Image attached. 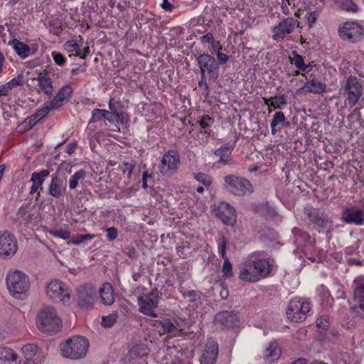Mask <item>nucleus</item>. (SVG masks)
Returning a JSON list of instances; mask_svg holds the SVG:
<instances>
[{"label":"nucleus","mask_w":364,"mask_h":364,"mask_svg":"<svg viewBox=\"0 0 364 364\" xmlns=\"http://www.w3.org/2000/svg\"><path fill=\"white\" fill-rule=\"evenodd\" d=\"M36 326L42 332L56 333L60 329L61 320L53 308L44 306L37 314Z\"/></svg>","instance_id":"1"},{"label":"nucleus","mask_w":364,"mask_h":364,"mask_svg":"<svg viewBox=\"0 0 364 364\" xmlns=\"http://www.w3.org/2000/svg\"><path fill=\"white\" fill-rule=\"evenodd\" d=\"M63 357L80 359L85 356L89 348L88 340L82 336H73L60 346Z\"/></svg>","instance_id":"2"},{"label":"nucleus","mask_w":364,"mask_h":364,"mask_svg":"<svg viewBox=\"0 0 364 364\" xmlns=\"http://www.w3.org/2000/svg\"><path fill=\"white\" fill-rule=\"evenodd\" d=\"M6 285L11 294L16 299H23L30 287L28 276L19 270H10L6 276Z\"/></svg>","instance_id":"3"},{"label":"nucleus","mask_w":364,"mask_h":364,"mask_svg":"<svg viewBox=\"0 0 364 364\" xmlns=\"http://www.w3.org/2000/svg\"><path fill=\"white\" fill-rule=\"evenodd\" d=\"M311 309V304L300 297L292 299L287 311V318L294 322H301L306 320Z\"/></svg>","instance_id":"4"},{"label":"nucleus","mask_w":364,"mask_h":364,"mask_svg":"<svg viewBox=\"0 0 364 364\" xmlns=\"http://www.w3.org/2000/svg\"><path fill=\"white\" fill-rule=\"evenodd\" d=\"M224 180L225 188L234 195L243 196L254 191L250 181L245 178L229 175L226 176Z\"/></svg>","instance_id":"5"},{"label":"nucleus","mask_w":364,"mask_h":364,"mask_svg":"<svg viewBox=\"0 0 364 364\" xmlns=\"http://www.w3.org/2000/svg\"><path fill=\"white\" fill-rule=\"evenodd\" d=\"M198 65L200 70V75L207 73L209 78L215 81L219 77V65L215 58L208 54H200L197 58Z\"/></svg>","instance_id":"6"},{"label":"nucleus","mask_w":364,"mask_h":364,"mask_svg":"<svg viewBox=\"0 0 364 364\" xmlns=\"http://www.w3.org/2000/svg\"><path fill=\"white\" fill-rule=\"evenodd\" d=\"M353 296L350 303V310L358 316L364 318V282L355 279L353 283Z\"/></svg>","instance_id":"7"},{"label":"nucleus","mask_w":364,"mask_h":364,"mask_svg":"<svg viewBox=\"0 0 364 364\" xmlns=\"http://www.w3.org/2000/svg\"><path fill=\"white\" fill-rule=\"evenodd\" d=\"M343 92L348 104L353 107L362 96L363 86L355 76H349L343 85Z\"/></svg>","instance_id":"8"},{"label":"nucleus","mask_w":364,"mask_h":364,"mask_svg":"<svg viewBox=\"0 0 364 364\" xmlns=\"http://www.w3.org/2000/svg\"><path fill=\"white\" fill-rule=\"evenodd\" d=\"M159 299V291L156 288L153 289L146 296V299L142 296L138 298V305L139 311L152 318L157 317V314L154 309L158 306Z\"/></svg>","instance_id":"9"},{"label":"nucleus","mask_w":364,"mask_h":364,"mask_svg":"<svg viewBox=\"0 0 364 364\" xmlns=\"http://www.w3.org/2000/svg\"><path fill=\"white\" fill-rule=\"evenodd\" d=\"M97 294V289L91 284H85L77 288V303L82 308L93 306Z\"/></svg>","instance_id":"10"},{"label":"nucleus","mask_w":364,"mask_h":364,"mask_svg":"<svg viewBox=\"0 0 364 364\" xmlns=\"http://www.w3.org/2000/svg\"><path fill=\"white\" fill-rule=\"evenodd\" d=\"M180 164V156L177 151L169 149L163 156L160 171L163 175L175 173Z\"/></svg>","instance_id":"11"},{"label":"nucleus","mask_w":364,"mask_h":364,"mask_svg":"<svg viewBox=\"0 0 364 364\" xmlns=\"http://www.w3.org/2000/svg\"><path fill=\"white\" fill-rule=\"evenodd\" d=\"M16 237L7 231L0 234V256L4 258L13 257L17 251Z\"/></svg>","instance_id":"12"},{"label":"nucleus","mask_w":364,"mask_h":364,"mask_svg":"<svg viewBox=\"0 0 364 364\" xmlns=\"http://www.w3.org/2000/svg\"><path fill=\"white\" fill-rule=\"evenodd\" d=\"M46 294L50 299H59L63 304L68 301L70 298L68 290L58 280H53L47 285Z\"/></svg>","instance_id":"13"},{"label":"nucleus","mask_w":364,"mask_h":364,"mask_svg":"<svg viewBox=\"0 0 364 364\" xmlns=\"http://www.w3.org/2000/svg\"><path fill=\"white\" fill-rule=\"evenodd\" d=\"M338 33L343 40L355 42L363 37L364 28L361 24H343L338 29Z\"/></svg>","instance_id":"14"},{"label":"nucleus","mask_w":364,"mask_h":364,"mask_svg":"<svg viewBox=\"0 0 364 364\" xmlns=\"http://www.w3.org/2000/svg\"><path fill=\"white\" fill-rule=\"evenodd\" d=\"M341 220L347 224L364 225V211L355 208H347L341 214Z\"/></svg>","instance_id":"15"},{"label":"nucleus","mask_w":364,"mask_h":364,"mask_svg":"<svg viewBox=\"0 0 364 364\" xmlns=\"http://www.w3.org/2000/svg\"><path fill=\"white\" fill-rule=\"evenodd\" d=\"M304 213L312 223L319 227L326 228L328 224H332V221L328 220L324 213L320 212L318 209L312 206H306Z\"/></svg>","instance_id":"16"},{"label":"nucleus","mask_w":364,"mask_h":364,"mask_svg":"<svg viewBox=\"0 0 364 364\" xmlns=\"http://www.w3.org/2000/svg\"><path fill=\"white\" fill-rule=\"evenodd\" d=\"M218 355V345L213 340L206 343L200 358V364H214Z\"/></svg>","instance_id":"17"},{"label":"nucleus","mask_w":364,"mask_h":364,"mask_svg":"<svg viewBox=\"0 0 364 364\" xmlns=\"http://www.w3.org/2000/svg\"><path fill=\"white\" fill-rule=\"evenodd\" d=\"M216 215L223 223L228 225H233L236 222L235 209L230 204L225 202L219 205Z\"/></svg>","instance_id":"18"},{"label":"nucleus","mask_w":364,"mask_h":364,"mask_svg":"<svg viewBox=\"0 0 364 364\" xmlns=\"http://www.w3.org/2000/svg\"><path fill=\"white\" fill-rule=\"evenodd\" d=\"M252 262L257 281L265 279L270 274L272 264H270L268 259H257L252 260Z\"/></svg>","instance_id":"19"},{"label":"nucleus","mask_w":364,"mask_h":364,"mask_svg":"<svg viewBox=\"0 0 364 364\" xmlns=\"http://www.w3.org/2000/svg\"><path fill=\"white\" fill-rule=\"evenodd\" d=\"M66 188L63 181L60 178L58 172H55L51 176V181L48 186V193L55 198H59L65 193Z\"/></svg>","instance_id":"20"},{"label":"nucleus","mask_w":364,"mask_h":364,"mask_svg":"<svg viewBox=\"0 0 364 364\" xmlns=\"http://www.w3.org/2000/svg\"><path fill=\"white\" fill-rule=\"evenodd\" d=\"M255 269H253L252 260H247L242 263L240 266L239 278L247 282H257V279L256 277Z\"/></svg>","instance_id":"21"},{"label":"nucleus","mask_w":364,"mask_h":364,"mask_svg":"<svg viewBox=\"0 0 364 364\" xmlns=\"http://www.w3.org/2000/svg\"><path fill=\"white\" fill-rule=\"evenodd\" d=\"M73 92V89L70 86H63L59 92L56 94L54 98L48 101V102L53 107L54 109H58L63 106L64 102L68 100Z\"/></svg>","instance_id":"22"},{"label":"nucleus","mask_w":364,"mask_h":364,"mask_svg":"<svg viewBox=\"0 0 364 364\" xmlns=\"http://www.w3.org/2000/svg\"><path fill=\"white\" fill-rule=\"evenodd\" d=\"M50 171L48 169L41 170L39 172H33L31 174V181L32 186L30 190V194L33 195L38 191V189L42 190V185L44 183L46 178L49 176Z\"/></svg>","instance_id":"23"},{"label":"nucleus","mask_w":364,"mask_h":364,"mask_svg":"<svg viewBox=\"0 0 364 364\" xmlns=\"http://www.w3.org/2000/svg\"><path fill=\"white\" fill-rule=\"evenodd\" d=\"M215 318L218 322L228 328L232 327L238 323V316L235 311L220 312L216 315Z\"/></svg>","instance_id":"24"},{"label":"nucleus","mask_w":364,"mask_h":364,"mask_svg":"<svg viewBox=\"0 0 364 364\" xmlns=\"http://www.w3.org/2000/svg\"><path fill=\"white\" fill-rule=\"evenodd\" d=\"M54 109L51 105L46 102L41 109H38L33 115L28 117L25 123L28 124L29 129H31L37 122L44 118L50 110Z\"/></svg>","instance_id":"25"},{"label":"nucleus","mask_w":364,"mask_h":364,"mask_svg":"<svg viewBox=\"0 0 364 364\" xmlns=\"http://www.w3.org/2000/svg\"><path fill=\"white\" fill-rule=\"evenodd\" d=\"M326 84L316 78H313L312 80L307 81L303 87L297 90V92H299L301 90H304L305 92L315 94H322L326 91Z\"/></svg>","instance_id":"26"},{"label":"nucleus","mask_w":364,"mask_h":364,"mask_svg":"<svg viewBox=\"0 0 364 364\" xmlns=\"http://www.w3.org/2000/svg\"><path fill=\"white\" fill-rule=\"evenodd\" d=\"M100 293L101 301L106 306H109L114 301V294L112 286L108 283H104L102 287L97 290Z\"/></svg>","instance_id":"27"},{"label":"nucleus","mask_w":364,"mask_h":364,"mask_svg":"<svg viewBox=\"0 0 364 364\" xmlns=\"http://www.w3.org/2000/svg\"><path fill=\"white\" fill-rule=\"evenodd\" d=\"M38 84L40 90L46 95H51L53 87L50 77L47 73H40L37 77Z\"/></svg>","instance_id":"28"},{"label":"nucleus","mask_w":364,"mask_h":364,"mask_svg":"<svg viewBox=\"0 0 364 364\" xmlns=\"http://www.w3.org/2000/svg\"><path fill=\"white\" fill-rule=\"evenodd\" d=\"M294 24H277L272 28V38L274 41H279L284 38V37L291 33L294 29Z\"/></svg>","instance_id":"29"},{"label":"nucleus","mask_w":364,"mask_h":364,"mask_svg":"<svg viewBox=\"0 0 364 364\" xmlns=\"http://www.w3.org/2000/svg\"><path fill=\"white\" fill-rule=\"evenodd\" d=\"M149 353V348L145 344H139L133 346L129 351V359H137L146 356Z\"/></svg>","instance_id":"30"},{"label":"nucleus","mask_w":364,"mask_h":364,"mask_svg":"<svg viewBox=\"0 0 364 364\" xmlns=\"http://www.w3.org/2000/svg\"><path fill=\"white\" fill-rule=\"evenodd\" d=\"M9 44L13 46V48L16 52V53L22 58H25L28 56L30 53V48L26 43L16 39H14L9 42Z\"/></svg>","instance_id":"31"},{"label":"nucleus","mask_w":364,"mask_h":364,"mask_svg":"<svg viewBox=\"0 0 364 364\" xmlns=\"http://www.w3.org/2000/svg\"><path fill=\"white\" fill-rule=\"evenodd\" d=\"M161 324L164 333H171L173 336L179 335V333L183 331L181 325L179 323L174 324L169 320H165L161 321Z\"/></svg>","instance_id":"32"},{"label":"nucleus","mask_w":364,"mask_h":364,"mask_svg":"<svg viewBox=\"0 0 364 364\" xmlns=\"http://www.w3.org/2000/svg\"><path fill=\"white\" fill-rule=\"evenodd\" d=\"M234 146V144H227L217 149L215 151V154L220 157V161L226 162L229 160L230 155Z\"/></svg>","instance_id":"33"},{"label":"nucleus","mask_w":364,"mask_h":364,"mask_svg":"<svg viewBox=\"0 0 364 364\" xmlns=\"http://www.w3.org/2000/svg\"><path fill=\"white\" fill-rule=\"evenodd\" d=\"M281 354V350L275 343H270L269 347L264 352V357L266 359L272 358V360L277 359Z\"/></svg>","instance_id":"34"},{"label":"nucleus","mask_w":364,"mask_h":364,"mask_svg":"<svg viewBox=\"0 0 364 364\" xmlns=\"http://www.w3.org/2000/svg\"><path fill=\"white\" fill-rule=\"evenodd\" d=\"M86 176V171L80 169L76 171L69 179V188L70 190H74L78 186L79 181L83 180Z\"/></svg>","instance_id":"35"},{"label":"nucleus","mask_w":364,"mask_h":364,"mask_svg":"<svg viewBox=\"0 0 364 364\" xmlns=\"http://www.w3.org/2000/svg\"><path fill=\"white\" fill-rule=\"evenodd\" d=\"M17 355L11 348L7 347H0V360L1 361H15L17 359Z\"/></svg>","instance_id":"36"},{"label":"nucleus","mask_w":364,"mask_h":364,"mask_svg":"<svg viewBox=\"0 0 364 364\" xmlns=\"http://www.w3.org/2000/svg\"><path fill=\"white\" fill-rule=\"evenodd\" d=\"M337 3L342 9L347 11L356 12L358 11V6L353 0H337Z\"/></svg>","instance_id":"37"},{"label":"nucleus","mask_w":364,"mask_h":364,"mask_svg":"<svg viewBox=\"0 0 364 364\" xmlns=\"http://www.w3.org/2000/svg\"><path fill=\"white\" fill-rule=\"evenodd\" d=\"M21 350L26 359H30L36 354L38 346L35 344L29 343L23 346Z\"/></svg>","instance_id":"38"},{"label":"nucleus","mask_w":364,"mask_h":364,"mask_svg":"<svg viewBox=\"0 0 364 364\" xmlns=\"http://www.w3.org/2000/svg\"><path fill=\"white\" fill-rule=\"evenodd\" d=\"M292 233L296 239V241L306 242L310 238L308 232L302 230L299 228H294L292 229Z\"/></svg>","instance_id":"39"},{"label":"nucleus","mask_w":364,"mask_h":364,"mask_svg":"<svg viewBox=\"0 0 364 364\" xmlns=\"http://www.w3.org/2000/svg\"><path fill=\"white\" fill-rule=\"evenodd\" d=\"M292 54L294 56V65L301 71L309 72L308 66H306L304 58L301 55L298 54L296 51H293Z\"/></svg>","instance_id":"40"},{"label":"nucleus","mask_w":364,"mask_h":364,"mask_svg":"<svg viewBox=\"0 0 364 364\" xmlns=\"http://www.w3.org/2000/svg\"><path fill=\"white\" fill-rule=\"evenodd\" d=\"M194 178L199 183L203 184L206 187H209L212 183V179L210 176L204 173H193Z\"/></svg>","instance_id":"41"},{"label":"nucleus","mask_w":364,"mask_h":364,"mask_svg":"<svg viewBox=\"0 0 364 364\" xmlns=\"http://www.w3.org/2000/svg\"><path fill=\"white\" fill-rule=\"evenodd\" d=\"M117 314H110L108 316H104L102 318L101 324L105 328H110L114 326L117 321Z\"/></svg>","instance_id":"42"},{"label":"nucleus","mask_w":364,"mask_h":364,"mask_svg":"<svg viewBox=\"0 0 364 364\" xmlns=\"http://www.w3.org/2000/svg\"><path fill=\"white\" fill-rule=\"evenodd\" d=\"M48 232L53 236H54L55 237H59V238H61V239H63V240L69 239L70 237V232L68 230H64V229H62V228H60V229H57V228L52 229V230H50Z\"/></svg>","instance_id":"43"},{"label":"nucleus","mask_w":364,"mask_h":364,"mask_svg":"<svg viewBox=\"0 0 364 364\" xmlns=\"http://www.w3.org/2000/svg\"><path fill=\"white\" fill-rule=\"evenodd\" d=\"M179 291L185 298H188L189 301L194 302L199 299L198 293L194 290H186L183 287H180Z\"/></svg>","instance_id":"44"},{"label":"nucleus","mask_w":364,"mask_h":364,"mask_svg":"<svg viewBox=\"0 0 364 364\" xmlns=\"http://www.w3.org/2000/svg\"><path fill=\"white\" fill-rule=\"evenodd\" d=\"M105 109H94L92 113V118L90 119L89 124L96 122L101 119H104L105 114H106Z\"/></svg>","instance_id":"45"},{"label":"nucleus","mask_w":364,"mask_h":364,"mask_svg":"<svg viewBox=\"0 0 364 364\" xmlns=\"http://www.w3.org/2000/svg\"><path fill=\"white\" fill-rule=\"evenodd\" d=\"M222 272L225 277H230L233 274L232 264L228 258H225L224 259V262L222 267Z\"/></svg>","instance_id":"46"},{"label":"nucleus","mask_w":364,"mask_h":364,"mask_svg":"<svg viewBox=\"0 0 364 364\" xmlns=\"http://www.w3.org/2000/svg\"><path fill=\"white\" fill-rule=\"evenodd\" d=\"M271 106L274 109L281 108L282 106L287 105V102L284 95H279L277 97H273L272 100Z\"/></svg>","instance_id":"47"},{"label":"nucleus","mask_w":364,"mask_h":364,"mask_svg":"<svg viewBox=\"0 0 364 364\" xmlns=\"http://www.w3.org/2000/svg\"><path fill=\"white\" fill-rule=\"evenodd\" d=\"M286 117L282 111L277 112L271 122L270 126L277 127L280 123L284 122Z\"/></svg>","instance_id":"48"},{"label":"nucleus","mask_w":364,"mask_h":364,"mask_svg":"<svg viewBox=\"0 0 364 364\" xmlns=\"http://www.w3.org/2000/svg\"><path fill=\"white\" fill-rule=\"evenodd\" d=\"M94 237V235L85 234V235H77L69 243L78 245L84 241L90 240Z\"/></svg>","instance_id":"49"},{"label":"nucleus","mask_w":364,"mask_h":364,"mask_svg":"<svg viewBox=\"0 0 364 364\" xmlns=\"http://www.w3.org/2000/svg\"><path fill=\"white\" fill-rule=\"evenodd\" d=\"M227 240L224 236H222L218 240V251L221 255V257L225 259V258H228L225 254Z\"/></svg>","instance_id":"50"},{"label":"nucleus","mask_w":364,"mask_h":364,"mask_svg":"<svg viewBox=\"0 0 364 364\" xmlns=\"http://www.w3.org/2000/svg\"><path fill=\"white\" fill-rule=\"evenodd\" d=\"M23 84V80L21 76H18L6 83L9 90H12L15 87L21 86Z\"/></svg>","instance_id":"51"},{"label":"nucleus","mask_w":364,"mask_h":364,"mask_svg":"<svg viewBox=\"0 0 364 364\" xmlns=\"http://www.w3.org/2000/svg\"><path fill=\"white\" fill-rule=\"evenodd\" d=\"M104 122L107 124V122L109 123L117 122V111H106L105 114Z\"/></svg>","instance_id":"52"},{"label":"nucleus","mask_w":364,"mask_h":364,"mask_svg":"<svg viewBox=\"0 0 364 364\" xmlns=\"http://www.w3.org/2000/svg\"><path fill=\"white\" fill-rule=\"evenodd\" d=\"M106 232L107 238L109 242H112L117 237L118 231L114 227L107 228Z\"/></svg>","instance_id":"53"},{"label":"nucleus","mask_w":364,"mask_h":364,"mask_svg":"<svg viewBox=\"0 0 364 364\" xmlns=\"http://www.w3.org/2000/svg\"><path fill=\"white\" fill-rule=\"evenodd\" d=\"M198 87H203L205 91V96L207 97L210 95V90L206 81V75H200V80L198 82Z\"/></svg>","instance_id":"54"},{"label":"nucleus","mask_w":364,"mask_h":364,"mask_svg":"<svg viewBox=\"0 0 364 364\" xmlns=\"http://www.w3.org/2000/svg\"><path fill=\"white\" fill-rule=\"evenodd\" d=\"M200 126L205 129L210 126V122H213V119L211 117H210L208 115H204L202 116L201 118L198 121Z\"/></svg>","instance_id":"55"},{"label":"nucleus","mask_w":364,"mask_h":364,"mask_svg":"<svg viewBox=\"0 0 364 364\" xmlns=\"http://www.w3.org/2000/svg\"><path fill=\"white\" fill-rule=\"evenodd\" d=\"M129 119L128 115L124 112H117V122L121 123L122 125H127Z\"/></svg>","instance_id":"56"},{"label":"nucleus","mask_w":364,"mask_h":364,"mask_svg":"<svg viewBox=\"0 0 364 364\" xmlns=\"http://www.w3.org/2000/svg\"><path fill=\"white\" fill-rule=\"evenodd\" d=\"M316 325L318 328L326 329L329 326V321L327 318L321 316L317 318Z\"/></svg>","instance_id":"57"},{"label":"nucleus","mask_w":364,"mask_h":364,"mask_svg":"<svg viewBox=\"0 0 364 364\" xmlns=\"http://www.w3.org/2000/svg\"><path fill=\"white\" fill-rule=\"evenodd\" d=\"M52 55H53L55 63L57 65H64V63L65 62V59L62 54H60V53H57V52H53Z\"/></svg>","instance_id":"58"},{"label":"nucleus","mask_w":364,"mask_h":364,"mask_svg":"<svg viewBox=\"0 0 364 364\" xmlns=\"http://www.w3.org/2000/svg\"><path fill=\"white\" fill-rule=\"evenodd\" d=\"M124 166L125 168L122 169L123 173L127 172L128 177L129 178L133 172V170L135 167V164H130L128 162H124Z\"/></svg>","instance_id":"59"},{"label":"nucleus","mask_w":364,"mask_h":364,"mask_svg":"<svg viewBox=\"0 0 364 364\" xmlns=\"http://www.w3.org/2000/svg\"><path fill=\"white\" fill-rule=\"evenodd\" d=\"M65 47L70 52H73L74 50L78 49V44L75 41H69L66 42Z\"/></svg>","instance_id":"60"},{"label":"nucleus","mask_w":364,"mask_h":364,"mask_svg":"<svg viewBox=\"0 0 364 364\" xmlns=\"http://www.w3.org/2000/svg\"><path fill=\"white\" fill-rule=\"evenodd\" d=\"M216 55H217V58L219 61V63L221 65L226 63L229 59V57L228 55L223 53L221 52L217 53Z\"/></svg>","instance_id":"61"},{"label":"nucleus","mask_w":364,"mask_h":364,"mask_svg":"<svg viewBox=\"0 0 364 364\" xmlns=\"http://www.w3.org/2000/svg\"><path fill=\"white\" fill-rule=\"evenodd\" d=\"M318 13L317 11L311 12L306 16L307 23H315L317 20Z\"/></svg>","instance_id":"62"},{"label":"nucleus","mask_w":364,"mask_h":364,"mask_svg":"<svg viewBox=\"0 0 364 364\" xmlns=\"http://www.w3.org/2000/svg\"><path fill=\"white\" fill-rule=\"evenodd\" d=\"M200 41L202 43H211L213 41H214L213 35L211 33H208L207 34L200 37Z\"/></svg>","instance_id":"63"},{"label":"nucleus","mask_w":364,"mask_h":364,"mask_svg":"<svg viewBox=\"0 0 364 364\" xmlns=\"http://www.w3.org/2000/svg\"><path fill=\"white\" fill-rule=\"evenodd\" d=\"M212 50L217 53H220L222 50V46L219 41H213L211 43Z\"/></svg>","instance_id":"64"}]
</instances>
